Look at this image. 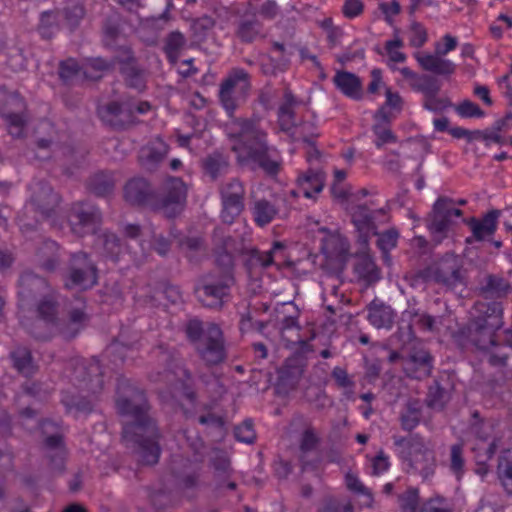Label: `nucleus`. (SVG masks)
<instances>
[{
  "instance_id": "obj_34",
  "label": "nucleus",
  "mask_w": 512,
  "mask_h": 512,
  "mask_svg": "<svg viewBox=\"0 0 512 512\" xmlns=\"http://www.w3.org/2000/svg\"><path fill=\"white\" fill-rule=\"evenodd\" d=\"M354 273L360 280L373 284L380 280V270L368 255L358 257L354 265Z\"/></svg>"
},
{
  "instance_id": "obj_36",
  "label": "nucleus",
  "mask_w": 512,
  "mask_h": 512,
  "mask_svg": "<svg viewBox=\"0 0 512 512\" xmlns=\"http://www.w3.org/2000/svg\"><path fill=\"white\" fill-rule=\"evenodd\" d=\"M83 70V63L80 65L75 58H67L59 63L58 74L64 84L70 85L84 80Z\"/></svg>"
},
{
  "instance_id": "obj_6",
  "label": "nucleus",
  "mask_w": 512,
  "mask_h": 512,
  "mask_svg": "<svg viewBox=\"0 0 512 512\" xmlns=\"http://www.w3.org/2000/svg\"><path fill=\"white\" fill-rule=\"evenodd\" d=\"M38 320L29 332L38 340L60 335L66 340L75 338L87 325L89 317L83 309L69 311L67 319L58 318V302L54 295L43 297L37 305Z\"/></svg>"
},
{
  "instance_id": "obj_27",
  "label": "nucleus",
  "mask_w": 512,
  "mask_h": 512,
  "mask_svg": "<svg viewBox=\"0 0 512 512\" xmlns=\"http://www.w3.org/2000/svg\"><path fill=\"white\" fill-rule=\"evenodd\" d=\"M333 83L346 97L353 100L363 98L362 82L356 74L343 70L337 71L333 77Z\"/></svg>"
},
{
  "instance_id": "obj_11",
  "label": "nucleus",
  "mask_w": 512,
  "mask_h": 512,
  "mask_svg": "<svg viewBox=\"0 0 512 512\" xmlns=\"http://www.w3.org/2000/svg\"><path fill=\"white\" fill-rule=\"evenodd\" d=\"M98 279L97 267L85 252L74 253L65 278V287L86 290L92 288Z\"/></svg>"
},
{
  "instance_id": "obj_35",
  "label": "nucleus",
  "mask_w": 512,
  "mask_h": 512,
  "mask_svg": "<svg viewBox=\"0 0 512 512\" xmlns=\"http://www.w3.org/2000/svg\"><path fill=\"white\" fill-rule=\"evenodd\" d=\"M115 185L113 174L110 172H98L90 177L87 188L97 196H108L113 192Z\"/></svg>"
},
{
  "instance_id": "obj_3",
  "label": "nucleus",
  "mask_w": 512,
  "mask_h": 512,
  "mask_svg": "<svg viewBox=\"0 0 512 512\" xmlns=\"http://www.w3.org/2000/svg\"><path fill=\"white\" fill-rule=\"evenodd\" d=\"M133 349L134 345H126L116 339L106 347L101 359L98 357L85 359L79 356L71 358L65 369V377L77 390L78 395L69 391L62 392L61 402L67 412L76 414L92 412L104 387L106 371L103 362L107 360L116 368L125 361L128 352Z\"/></svg>"
},
{
  "instance_id": "obj_55",
  "label": "nucleus",
  "mask_w": 512,
  "mask_h": 512,
  "mask_svg": "<svg viewBox=\"0 0 512 512\" xmlns=\"http://www.w3.org/2000/svg\"><path fill=\"white\" fill-rule=\"evenodd\" d=\"M401 512H417L419 506V490L409 487L398 496Z\"/></svg>"
},
{
  "instance_id": "obj_29",
  "label": "nucleus",
  "mask_w": 512,
  "mask_h": 512,
  "mask_svg": "<svg viewBox=\"0 0 512 512\" xmlns=\"http://www.w3.org/2000/svg\"><path fill=\"white\" fill-rule=\"evenodd\" d=\"M297 183L304 198L315 199L324 188V175L310 169L298 176Z\"/></svg>"
},
{
  "instance_id": "obj_33",
  "label": "nucleus",
  "mask_w": 512,
  "mask_h": 512,
  "mask_svg": "<svg viewBox=\"0 0 512 512\" xmlns=\"http://www.w3.org/2000/svg\"><path fill=\"white\" fill-rule=\"evenodd\" d=\"M167 154V147L161 140H156L140 151L139 159L142 166L152 169L163 160Z\"/></svg>"
},
{
  "instance_id": "obj_64",
  "label": "nucleus",
  "mask_w": 512,
  "mask_h": 512,
  "mask_svg": "<svg viewBox=\"0 0 512 512\" xmlns=\"http://www.w3.org/2000/svg\"><path fill=\"white\" fill-rule=\"evenodd\" d=\"M258 34L257 22L256 21H242L237 29V36L243 42H252Z\"/></svg>"
},
{
  "instance_id": "obj_62",
  "label": "nucleus",
  "mask_w": 512,
  "mask_h": 512,
  "mask_svg": "<svg viewBox=\"0 0 512 512\" xmlns=\"http://www.w3.org/2000/svg\"><path fill=\"white\" fill-rule=\"evenodd\" d=\"M185 332L189 341L195 347L206 334V327L198 319H191L187 322Z\"/></svg>"
},
{
  "instance_id": "obj_20",
  "label": "nucleus",
  "mask_w": 512,
  "mask_h": 512,
  "mask_svg": "<svg viewBox=\"0 0 512 512\" xmlns=\"http://www.w3.org/2000/svg\"><path fill=\"white\" fill-rule=\"evenodd\" d=\"M434 358L423 347H413L403 362V369L409 378L421 380L431 375Z\"/></svg>"
},
{
  "instance_id": "obj_28",
  "label": "nucleus",
  "mask_w": 512,
  "mask_h": 512,
  "mask_svg": "<svg viewBox=\"0 0 512 512\" xmlns=\"http://www.w3.org/2000/svg\"><path fill=\"white\" fill-rule=\"evenodd\" d=\"M385 98L384 104L375 112L374 119L392 123L397 114L403 110L404 101L401 95L392 91L391 88H386Z\"/></svg>"
},
{
  "instance_id": "obj_17",
  "label": "nucleus",
  "mask_w": 512,
  "mask_h": 512,
  "mask_svg": "<svg viewBox=\"0 0 512 512\" xmlns=\"http://www.w3.org/2000/svg\"><path fill=\"white\" fill-rule=\"evenodd\" d=\"M142 254L138 256L136 252H131L128 246L122 244L121 239L114 233L105 232L97 236L95 247L96 249L102 248V255L105 258L117 263L122 258L127 257V261L131 262L134 266L139 267L142 264V258L145 257L144 245L140 244Z\"/></svg>"
},
{
  "instance_id": "obj_13",
  "label": "nucleus",
  "mask_w": 512,
  "mask_h": 512,
  "mask_svg": "<svg viewBox=\"0 0 512 512\" xmlns=\"http://www.w3.org/2000/svg\"><path fill=\"white\" fill-rule=\"evenodd\" d=\"M234 282L233 275L230 272H224L216 280L204 278L202 284L196 286L195 293L204 306L220 308L224 299L229 296Z\"/></svg>"
},
{
  "instance_id": "obj_23",
  "label": "nucleus",
  "mask_w": 512,
  "mask_h": 512,
  "mask_svg": "<svg viewBox=\"0 0 512 512\" xmlns=\"http://www.w3.org/2000/svg\"><path fill=\"white\" fill-rule=\"evenodd\" d=\"M297 422H300L303 427V430L299 435L298 443L301 453L300 461L303 469H305L307 467V463L304 462L303 458L308 453L318 449L321 443V437L312 423L306 420L303 416L295 417L292 421V425H296Z\"/></svg>"
},
{
  "instance_id": "obj_38",
  "label": "nucleus",
  "mask_w": 512,
  "mask_h": 512,
  "mask_svg": "<svg viewBox=\"0 0 512 512\" xmlns=\"http://www.w3.org/2000/svg\"><path fill=\"white\" fill-rule=\"evenodd\" d=\"M64 24L70 31L76 29L85 15V8L80 0H68L60 11Z\"/></svg>"
},
{
  "instance_id": "obj_58",
  "label": "nucleus",
  "mask_w": 512,
  "mask_h": 512,
  "mask_svg": "<svg viewBox=\"0 0 512 512\" xmlns=\"http://www.w3.org/2000/svg\"><path fill=\"white\" fill-rule=\"evenodd\" d=\"M234 436L237 441L245 444H252L256 439V433L252 420L246 419L234 429Z\"/></svg>"
},
{
  "instance_id": "obj_12",
  "label": "nucleus",
  "mask_w": 512,
  "mask_h": 512,
  "mask_svg": "<svg viewBox=\"0 0 512 512\" xmlns=\"http://www.w3.org/2000/svg\"><path fill=\"white\" fill-rule=\"evenodd\" d=\"M30 189L32 195L25 208L35 210L43 220H50L52 226H57L54 216L60 203L59 194L54 192L46 182L32 183Z\"/></svg>"
},
{
  "instance_id": "obj_57",
  "label": "nucleus",
  "mask_w": 512,
  "mask_h": 512,
  "mask_svg": "<svg viewBox=\"0 0 512 512\" xmlns=\"http://www.w3.org/2000/svg\"><path fill=\"white\" fill-rule=\"evenodd\" d=\"M23 392L25 395L34 398L38 401L46 400L47 397L52 393L54 390L53 387H51L48 384H42V383H25L22 386Z\"/></svg>"
},
{
  "instance_id": "obj_31",
  "label": "nucleus",
  "mask_w": 512,
  "mask_h": 512,
  "mask_svg": "<svg viewBox=\"0 0 512 512\" xmlns=\"http://www.w3.org/2000/svg\"><path fill=\"white\" fill-rule=\"evenodd\" d=\"M250 210L254 223L260 228L270 224L279 212L275 204L267 199L254 200Z\"/></svg>"
},
{
  "instance_id": "obj_63",
  "label": "nucleus",
  "mask_w": 512,
  "mask_h": 512,
  "mask_svg": "<svg viewBox=\"0 0 512 512\" xmlns=\"http://www.w3.org/2000/svg\"><path fill=\"white\" fill-rule=\"evenodd\" d=\"M32 284L46 286V280L36 276L32 272H24L21 274L19 278V286L21 287V290L19 291L20 298H24L30 293L27 288Z\"/></svg>"
},
{
  "instance_id": "obj_47",
  "label": "nucleus",
  "mask_w": 512,
  "mask_h": 512,
  "mask_svg": "<svg viewBox=\"0 0 512 512\" xmlns=\"http://www.w3.org/2000/svg\"><path fill=\"white\" fill-rule=\"evenodd\" d=\"M185 44V38L182 33L178 31L171 32L166 40L164 45V52L168 61L171 64H176L179 59L180 51Z\"/></svg>"
},
{
  "instance_id": "obj_30",
  "label": "nucleus",
  "mask_w": 512,
  "mask_h": 512,
  "mask_svg": "<svg viewBox=\"0 0 512 512\" xmlns=\"http://www.w3.org/2000/svg\"><path fill=\"white\" fill-rule=\"evenodd\" d=\"M367 311V319L373 327L377 329H390L392 327L394 321L393 311L389 306L385 305L383 302L373 300L367 306Z\"/></svg>"
},
{
  "instance_id": "obj_18",
  "label": "nucleus",
  "mask_w": 512,
  "mask_h": 512,
  "mask_svg": "<svg viewBox=\"0 0 512 512\" xmlns=\"http://www.w3.org/2000/svg\"><path fill=\"white\" fill-rule=\"evenodd\" d=\"M220 195L222 200V221L231 224L244 209V186L238 179H232L222 186Z\"/></svg>"
},
{
  "instance_id": "obj_46",
  "label": "nucleus",
  "mask_w": 512,
  "mask_h": 512,
  "mask_svg": "<svg viewBox=\"0 0 512 512\" xmlns=\"http://www.w3.org/2000/svg\"><path fill=\"white\" fill-rule=\"evenodd\" d=\"M446 201L439 198L434 204L435 216L431 222V230L437 234H445L450 226V215L448 211L444 212Z\"/></svg>"
},
{
  "instance_id": "obj_10",
  "label": "nucleus",
  "mask_w": 512,
  "mask_h": 512,
  "mask_svg": "<svg viewBox=\"0 0 512 512\" xmlns=\"http://www.w3.org/2000/svg\"><path fill=\"white\" fill-rule=\"evenodd\" d=\"M194 348L207 367L218 366L227 358L223 331L215 323H209L206 326V334Z\"/></svg>"
},
{
  "instance_id": "obj_45",
  "label": "nucleus",
  "mask_w": 512,
  "mask_h": 512,
  "mask_svg": "<svg viewBox=\"0 0 512 512\" xmlns=\"http://www.w3.org/2000/svg\"><path fill=\"white\" fill-rule=\"evenodd\" d=\"M422 417L421 404L418 401H409L401 413V426L406 431H411L418 426Z\"/></svg>"
},
{
  "instance_id": "obj_61",
  "label": "nucleus",
  "mask_w": 512,
  "mask_h": 512,
  "mask_svg": "<svg viewBox=\"0 0 512 512\" xmlns=\"http://www.w3.org/2000/svg\"><path fill=\"white\" fill-rule=\"evenodd\" d=\"M445 402V390L439 382L435 381L433 385L429 387L426 403L430 408H443Z\"/></svg>"
},
{
  "instance_id": "obj_51",
  "label": "nucleus",
  "mask_w": 512,
  "mask_h": 512,
  "mask_svg": "<svg viewBox=\"0 0 512 512\" xmlns=\"http://www.w3.org/2000/svg\"><path fill=\"white\" fill-rule=\"evenodd\" d=\"M7 128L8 132L13 137H21L23 135L25 125L27 122V115L25 112L14 113V112H2L1 113Z\"/></svg>"
},
{
  "instance_id": "obj_25",
  "label": "nucleus",
  "mask_w": 512,
  "mask_h": 512,
  "mask_svg": "<svg viewBox=\"0 0 512 512\" xmlns=\"http://www.w3.org/2000/svg\"><path fill=\"white\" fill-rule=\"evenodd\" d=\"M287 260V248L279 241H275L268 251L255 250L252 252L250 261L254 264L267 268L272 265L278 268L284 266Z\"/></svg>"
},
{
  "instance_id": "obj_19",
  "label": "nucleus",
  "mask_w": 512,
  "mask_h": 512,
  "mask_svg": "<svg viewBox=\"0 0 512 512\" xmlns=\"http://www.w3.org/2000/svg\"><path fill=\"white\" fill-rule=\"evenodd\" d=\"M500 211L492 209L485 213L481 218L470 217L465 220V224L469 227L471 235L466 237V244L474 242L491 241L498 229V219Z\"/></svg>"
},
{
  "instance_id": "obj_22",
  "label": "nucleus",
  "mask_w": 512,
  "mask_h": 512,
  "mask_svg": "<svg viewBox=\"0 0 512 512\" xmlns=\"http://www.w3.org/2000/svg\"><path fill=\"white\" fill-rule=\"evenodd\" d=\"M297 100L293 93L289 90L285 91L283 101L278 108V123L280 129L289 133L295 140H302L305 143H311V138L307 136H297L298 127L295 124L294 107Z\"/></svg>"
},
{
  "instance_id": "obj_5",
  "label": "nucleus",
  "mask_w": 512,
  "mask_h": 512,
  "mask_svg": "<svg viewBox=\"0 0 512 512\" xmlns=\"http://www.w3.org/2000/svg\"><path fill=\"white\" fill-rule=\"evenodd\" d=\"M124 199L132 206L161 211L167 217L178 215L185 204L187 188L185 183L176 177L168 178L160 195L143 177H134L127 181L123 189Z\"/></svg>"
},
{
  "instance_id": "obj_59",
  "label": "nucleus",
  "mask_w": 512,
  "mask_h": 512,
  "mask_svg": "<svg viewBox=\"0 0 512 512\" xmlns=\"http://www.w3.org/2000/svg\"><path fill=\"white\" fill-rule=\"evenodd\" d=\"M428 40L426 28L419 22H413L409 27V44L414 48H421Z\"/></svg>"
},
{
  "instance_id": "obj_60",
  "label": "nucleus",
  "mask_w": 512,
  "mask_h": 512,
  "mask_svg": "<svg viewBox=\"0 0 512 512\" xmlns=\"http://www.w3.org/2000/svg\"><path fill=\"white\" fill-rule=\"evenodd\" d=\"M370 467L372 476H381L391 467L390 457L381 450L370 458Z\"/></svg>"
},
{
  "instance_id": "obj_1",
  "label": "nucleus",
  "mask_w": 512,
  "mask_h": 512,
  "mask_svg": "<svg viewBox=\"0 0 512 512\" xmlns=\"http://www.w3.org/2000/svg\"><path fill=\"white\" fill-rule=\"evenodd\" d=\"M250 76L242 68H234L221 83L219 99L231 119L227 133L234 140L232 150L240 163H253L268 175H276L280 163L271 154L267 133L261 127L262 118L253 114L249 118L233 117L238 102L244 100L250 90Z\"/></svg>"
},
{
  "instance_id": "obj_56",
  "label": "nucleus",
  "mask_w": 512,
  "mask_h": 512,
  "mask_svg": "<svg viewBox=\"0 0 512 512\" xmlns=\"http://www.w3.org/2000/svg\"><path fill=\"white\" fill-rule=\"evenodd\" d=\"M120 34V21L118 16L109 17L103 26V42L105 46L112 47Z\"/></svg>"
},
{
  "instance_id": "obj_53",
  "label": "nucleus",
  "mask_w": 512,
  "mask_h": 512,
  "mask_svg": "<svg viewBox=\"0 0 512 512\" xmlns=\"http://www.w3.org/2000/svg\"><path fill=\"white\" fill-rule=\"evenodd\" d=\"M464 447L462 443L453 444L450 448V470L460 481L464 475Z\"/></svg>"
},
{
  "instance_id": "obj_24",
  "label": "nucleus",
  "mask_w": 512,
  "mask_h": 512,
  "mask_svg": "<svg viewBox=\"0 0 512 512\" xmlns=\"http://www.w3.org/2000/svg\"><path fill=\"white\" fill-rule=\"evenodd\" d=\"M399 73L404 79L409 81L412 90L423 94L424 100L438 95L440 86L432 77L420 75L409 67L399 68Z\"/></svg>"
},
{
  "instance_id": "obj_50",
  "label": "nucleus",
  "mask_w": 512,
  "mask_h": 512,
  "mask_svg": "<svg viewBox=\"0 0 512 512\" xmlns=\"http://www.w3.org/2000/svg\"><path fill=\"white\" fill-rule=\"evenodd\" d=\"M455 113L462 119H482L486 117V112L475 102L464 99L457 104H453Z\"/></svg>"
},
{
  "instance_id": "obj_16",
  "label": "nucleus",
  "mask_w": 512,
  "mask_h": 512,
  "mask_svg": "<svg viewBox=\"0 0 512 512\" xmlns=\"http://www.w3.org/2000/svg\"><path fill=\"white\" fill-rule=\"evenodd\" d=\"M39 428L43 435H46L50 428L55 431L53 434L45 437L44 447L47 452V457L49 458L51 470L62 473L65 470L67 450L63 436L58 433V423L46 419L39 423Z\"/></svg>"
},
{
  "instance_id": "obj_15",
  "label": "nucleus",
  "mask_w": 512,
  "mask_h": 512,
  "mask_svg": "<svg viewBox=\"0 0 512 512\" xmlns=\"http://www.w3.org/2000/svg\"><path fill=\"white\" fill-rule=\"evenodd\" d=\"M166 370L164 378L171 382L173 390L191 404L196 402V392L191 372L183 365L182 361L174 355L166 358Z\"/></svg>"
},
{
  "instance_id": "obj_37",
  "label": "nucleus",
  "mask_w": 512,
  "mask_h": 512,
  "mask_svg": "<svg viewBox=\"0 0 512 512\" xmlns=\"http://www.w3.org/2000/svg\"><path fill=\"white\" fill-rule=\"evenodd\" d=\"M14 368L25 377L32 376L36 371L29 349L18 347L10 353Z\"/></svg>"
},
{
  "instance_id": "obj_8",
  "label": "nucleus",
  "mask_w": 512,
  "mask_h": 512,
  "mask_svg": "<svg viewBox=\"0 0 512 512\" xmlns=\"http://www.w3.org/2000/svg\"><path fill=\"white\" fill-rule=\"evenodd\" d=\"M394 445L404 462L424 479L434 474L435 455L433 449L419 435L395 436Z\"/></svg>"
},
{
  "instance_id": "obj_9",
  "label": "nucleus",
  "mask_w": 512,
  "mask_h": 512,
  "mask_svg": "<svg viewBox=\"0 0 512 512\" xmlns=\"http://www.w3.org/2000/svg\"><path fill=\"white\" fill-rule=\"evenodd\" d=\"M458 46V39L447 33L434 43V52H416L414 58L419 66L427 72L439 76H451L455 73L457 65L450 59L445 58L447 54L454 51Z\"/></svg>"
},
{
  "instance_id": "obj_42",
  "label": "nucleus",
  "mask_w": 512,
  "mask_h": 512,
  "mask_svg": "<svg viewBox=\"0 0 512 512\" xmlns=\"http://www.w3.org/2000/svg\"><path fill=\"white\" fill-rule=\"evenodd\" d=\"M227 166V160L219 152H214L207 155L202 161V168L204 173L208 175L211 180H216L227 168Z\"/></svg>"
},
{
  "instance_id": "obj_39",
  "label": "nucleus",
  "mask_w": 512,
  "mask_h": 512,
  "mask_svg": "<svg viewBox=\"0 0 512 512\" xmlns=\"http://www.w3.org/2000/svg\"><path fill=\"white\" fill-rule=\"evenodd\" d=\"M60 11H44L40 15L38 32L44 39H50L60 30Z\"/></svg>"
},
{
  "instance_id": "obj_14",
  "label": "nucleus",
  "mask_w": 512,
  "mask_h": 512,
  "mask_svg": "<svg viewBox=\"0 0 512 512\" xmlns=\"http://www.w3.org/2000/svg\"><path fill=\"white\" fill-rule=\"evenodd\" d=\"M68 223L71 231L78 236L94 235L101 223V212L90 202H77L70 209Z\"/></svg>"
},
{
  "instance_id": "obj_41",
  "label": "nucleus",
  "mask_w": 512,
  "mask_h": 512,
  "mask_svg": "<svg viewBox=\"0 0 512 512\" xmlns=\"http://www.w3.org/2000/svg\"><path fill=\"white\" fill-rule=\"evenodd\" d=\"M404 42L403 40L395 36L393 39L387 40L384 44V50L388 57V67L392 70H398L395 67L396 63H404L407 60V55L401 51L403 48Z\"/></svg>"
},
{
  "instance_id": "obj_54",
  "label": "nucleus",
  "mask_w": 512,
  "mask_h": 512,
  "mask_svg": "<svg viewBox=\"0 0 512 512\" xmlns=\"http://www.w3.org/2000/svg\"><path fill=\"white\" fill-rule=\"evenodd\" d=\"M345 485L349 491L354 494L363 495L366 497V504L368 507L372 506L373 494L360 480L357 474L347 472L345 474Z\"/></svg>"
},
{
  "instance_id": "obj_2",
  "label": "nucleus",
  "mask_w": 512,
  "mask_h": 512,
  "mask_svg": "<svg viewBox=\"0 0 512 512\" xmlns=\"http://www.w3.org/2000/svg\"><path fill=\"white\" fill-rule=\"evenodd\" d=\"M115 406L122 417L129 418L122 425V440L135 448L140 461L155 465L161 456L162 434L157 421L150 415L151 406L145 391L127 379H118Z\"/></svg>"
},
{
  "instance_id": "obj_32",
  "label": "nucleus",
  "mask_w": 512,
  "mask_h": 512,
  "mask_svg": "<svg viewBox=\"0 0 512 512\" xmlns=\"http://www.w3.org/2000/svg\"><path fill=\"white\" fill-rule=\"evenodd\" d=\"M36 256L41 268L47 272H52L59 263V246L55 241L45 239L37 249Z\"/></svg>"
},
{
  "instance_id": "obj_44",
  "label": "nucleus",
  "mask_w": 512,
  "mask_h": 512,
  "mask_svg": "<svg viewBox=\"0 0 512 512\" xmlns=\"http://www.w3.org/2000/svg\"><path fill=\"white\" fill-rule=\"evenodd\" d=\"M121 73L124 76L127 86L141 92L146 88L145 72L131 63H125L121 67Z\"/></svg>"
},
{
  "instance_id": "obj_7",
  "label": "nucleus",
  "mask_w": 512,
  "mask_h": 512,
  "mask_svg": "<svg viewBox=\"0 0 512 512\" xmlns=\"http://www.w3.org/2000/svg\"><path fill=\"white\" fill-rule=\"evenodd\" d=\"M387 219L388 215L384 209L371 210L366 205H357L351 212V221L358 233V242L366 246L372 236H378L376 245L385 259L389 258L399 239V232L395 228L378 232V223Z\"/></svg>"
},
{
  "instance_id": "obj_21",
  "label": "nucleus",
  "mask_w": 512,
  "mask_h": 512,
  "mask_svg": "<svg viewBox=\"0 0 512 512\" xmlns=\"http://www.w3.org/2000/svg\"><path fill=\"white\" fill-rule=\"evenodd\" d=\"M213 243L217 264L225 268H231L234 254L240 249L239 242L228 235L224 228L217 227L213 232Z\"/></svg>"
},
{
  "instance_id": "obj_40",
  "label": "nucleus",
  "mask_w": 512,
  "mask_h": 512,
  "mask_svg": "<svg viewBox=\"0 0 512 512\" xmlns=\"http://www.w3.org/2000/svg\"><path fill=\"white\" fill-rule=\"evenodd\" d=\"M83 66V79L95 81L112 68V63L102 57H90L84 59Z\"/></svg>"
},
{
  "instance_id": "obj_43",
  "label": "nucleus",
  "mask_w": 512,
  "mask_h": 512,
  "mask_svg": "<svg viewBox=\"0 0 512 512\" xmlns=\"http://www.w3.org/2000/svg\"><path fill=\"white\" fill-rule=\"evenodd\" d=\"M375 123L372 126V132L375 135L373 141L375 147L380 150L384 145L389 143H396L397 136L391 130L392 123H386L380 119H374Z\"/></svg>"
},
{
  "instance_id": "obj_4",
  "label": "nucleus",
  "mask_w": 512,
  "mask_h": 512,
  "mask_svg": "<svg viewBox=\"0 0 512 512\" xmlns=\"http://www.w3.org/2000/svg\"><path fill=\"white\" fill-rule=\"evenodd\" d=\"M473 308L478 315L453 334L454 341L462 349L472 344L479 350L487 351L492 366L512 369V330L506 332L507 343L504 344L498 342L496 334L503 326L502 304L478 301Z\"/></svg>"
},
{
  "instance_id": "obj_52",
  "label": "nucleus",
  "mask_w": 512,
  "mask_h": 512,
  "mask_svg": "<svg viewBox=\"0 0 512 512\" xmlns=\"http://www.w3.org/2000/svg\"><path fill=\"white\" fill-rule=\"evenodd\" d=\"M483 289L496 297H505L510 292L511 285L506 278L491 274L487 276Z\"/></svg>"
},
{
  "instance_id": "obj_48",
  "label": "nucleus",
  "mask_w": 512,
  "mask_h": 512,
  "mask_svg": "<svg viewBox=\"0 0 512 512\" xmlns=\"http://www.w3.org/2000/svg\"><path fill=\"white\" fill-rule=\"evenodd\" d=\"M508 450L500 455L497 466L498 477L507 493L512 494V459Z\"/></svg>"
},
{
  "instance_id": "obj_49",
  "label": "nucleus",
  "mask_w": 512,
  "mask_h": 512,
  "mask_svg": "<svg viewBox=\"0 0 512 512\" xmlns=\"http://www.w3.org/2000/svg\"><path fill=\"white\" fill-rule=\"evenodd\" d=\"M210 466L214 469L217 479H227L231 475L230 460L226 453L220 449H214L210 459Z\"/></svg>"
},
{
  "instance_id": "obj_26",
  "label": "nucleus",
  "mask_w": 512,
  "mask_h": 512,
  "mask_svg": "<svg viewBox=\"0 0 512 512\" xmlns=\"http://www.w3.org/2000/svg\"><path fill=\"white\" fill-rule=\"evenodd\" d=\"M97 115L105 125L113 129H124L133 122L131 115H127L123 111L122 105L116 101L98 106Z\"/></svg>"
}]
</instances>
